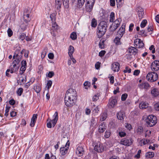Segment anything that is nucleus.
I'll return each mask as SVG.
<instances>
[{"instance_id":"obj_13","label":"nucleus","mask_w":159,"mask_h":159,"mask_svg":"<svg viewBox=\"0 0 159 159\" xmlns=\"http://www.w3.org/2000/svg\"><path fill=\"white\" fill-rule=\"evenodd\" d=\"M137 11L139 19L141 20L144 16V11L143 9L140 7H138L137 9Z\"/></svg>"},{"instance_id":"obj_40","label":"nucleus","mask_w":159,"mask_h":159,"mask_svg":"<svg viewBox=\"0 0 159 159\" xmlns=\"http://www.w3.org/2000/svg\"><path fill=\"white\" fill-rule=\"evenodd\" d=\"M117 5H119L120 7H121L123 5L124 0H116Z\"/></svg>"},{"instance_id":"obj_41","label":"nucleus","mask_w":159,"mask_h":159,"mask_svg":"<svg viewBox=\"0 0 159 159\" xmlns=\"http://www.w3.org/2000/svg\"><path fill=\"white\" fill-rule=\"evenodd\" d=\"M97 21L94 18H93L91 22V26L93 27H95L97 26Z\"/></svg>"},{"instance_id":"obj_45","label":"nucleus","mask_w":159,"mask_h":159,"mask_svg":"<svg viewBox=\"0 0 159 159\" xmlns=\"http://www.w3.org/2000/svg\"><path fill=\"white\" fill-rule=\"evenodd\" d=\"M147 23V21L146 20H143L140 25V26L141 28H144L145 26Z\"/></svg>"},{"instance_id":"obj_14","label":"nucleus","mask_w":159,"mask_h":159,"mask_svg":"<svg viewBox=\"0 0 159 159\" xmlns=\"http://www.w3.org/2000/svg\"><path fill=\"white\" fill-rule=\"evenodd\" d=\"M125 25H122L118 31L117 36H119V38H121L123 36L125 32Z\"/></svg>"},{"instance_id":"obj_54","label":"nucleus","mask_w":159,"mask_h":159,"mask_svg":"<svg viewBox=\"0 0 159 159\" xmlns=\"http://www.w3.org/2000/svg\"><path fill=\"white\" fill-rule=\"evenodd\" d=\"M128 95L126 93L123 94L121 96V98L122 101H125Z\"/></svg>"},{"instance_id":"obj_20","label":"nucleus","mask_w":159,"mask_h":159,"mask_svg":"<svg viewBox=\"0 0 159 159\" xmlns=\"http://www.w3.org/2000/svg\"><path fill=\"white\" fill-rule=\"evenodd\" d=\"M21 66L20 68V72L21 74L24 73L26 70V62L25 60H23L21 62Z\"/></svg>"},{"instance_id":"obj_22","label":"nucleus","mask_w":159,"mask_h":159,"mask_svg":"<svg viewBox=\"0 0 159 159\" xmlns=\"http://www.w3.org/2000/svg\"><path fill=\"white\" fill-rule=\"evenodd\" d=\"M19 50H16L15 52V54H16V60H15V61L17 64L19 62L22 57L21 55H19Z\"/></svg>"},{"instance_id":"obj_36","label":"nucleus","mask_w":159,"mask_h":159,"mask_svg":"<svg viewBox=\"0 0 159 159\" xmlns=\"http://www.w3.org/2000/svg\"><path fill=\"white\" fill-rule=\"evenodd\" d=\"M63 4L66 8L69 7V0H63Z\"/></svg>"},{"instance_id":"obj_21","label":"nucleus","mask_w":159,"mask_h":159,"mask_svg":"<svg viewBox=\"0 0 159 159\" xmlns=\"http://www.w3.org/2000/svg\"><path fill=\"white\" fill-rule=\"evenodd\" d=\"M128 52L131 54L135 55L138 52V50L135 48L133 47H130L128 50Z\"/></svg>"},{"instance_id":"obj_6","label":"nucleus","mask_w":159,"mask_h":159,"mask_svg":"<svg viewBox=\"0 0 159 159\" xmlns=\"http://www.w3.org/2000/svg\"><path fill=\"white\" fill-rule=\"evenodd\" d=\"M75 100L66 96H65L64 98L65 104L68 107L72 106L74 104V102Z\"/></svg>"},{"instance_id":"obj_24","label":"nucleus","mask_w":159,"mask_h":159,"mask_svg":"<svg viewBox=\"0 0 159 159\" xmlns=\"http://www.w3.org/2000/svg\"><path fill=\"white\" fill-rule=\"evenodd\" d=\"M14 62L13 65L10 66V72L11 73H13L14 72L16 71L18 69V67L17 66L16 63H15Z\"/></svg>"},{"instance_id":"obj_2","label":"nucleus","mask_w":159,"mask_h":159,"mask_svg":"<svg viewBox=\"0 0 159 159\" xmlns=\"http://www.w3.org/2000/svg\"><path fill=\"white\" fill-rule=\"evenodd\" d=\"M146 125L148 127H151L154 126L157 122L156 117L153 115L149 116L146 120Z\"/></svg>"},{"instance_id":"obj_32","label":"nucleus","mask_w":159,"mask_h":159,"mask_svg":"<svg viewBox=\"0 0 159 159\" xmlns=\"http://www.w3.org/2000/svg\"><path fill=\"white\" fill-rule=\"evenodd\" d=\"M154 155V153L153 152H148L146 153L145 156L147 158H151L153 157Z\"/></svg>"},{"instance_id":"obj_30","label":"nucleus","mask_w":159,"mask_h":159,"mask_svg":"<svg viewBox=\"0 0 159 159\" xmlns=\"http://www.w3.org/2000/svg\"><path fill=\"white\" fill-rule=\"evenodd\" d=\"M26 76L24 75H21V76L20 77L19 80L20 82L25 83L26 81Z\"/></svg>"},{"instance_id":"obj_28","label":"nucleus","mask_w":159,"mask_h":159,"mask_svg":"<svg viewBox=\"0 0 159 159\" xmlns=\"http://www.w3.org/2000/svg\"><path fill=\"white\" fill-rule=\"evenodd\" d=\"M148 107V104L144 102H141L139 105V107L140 109H145Z\"/></svg>"},{"instance_id":"obj_16","label":"nucleus","mask_w":159,"mask_h":159,"mask_svg":"<svg viewBox=\"0 0 159 159\" xmlns=\"http://www.w3.org/2000/svg\"><path fill=\"white\" fill-rule=\"evenodd\" d=\"M94 150L98 152H102L104 150V148L102 144H97L94 147Z\"/></svg>"},{"instance_id":"obj_5","label":"nucleus","mask_w":159,"mask_h":159,"mask_svg":"<svg viewBox=\"0 0 159 159\" xmlns=\"http://www.w3.org/2000/svg\"><path fill=\"white\" fill-rule=\"evenodd\" d=\"M96 0H86V10L88 12H90L92 9Z\"/></svg>"},{"instance_id":"obj_23","label":"nucleus","mask_w":159,"mask_h":159,"mask_svg":"<svg viewBox=\"0 0 159 159\" xmlns=\"http://www.w3.org/2000/svg\"><path fill=\"white\" fill-rule=\"evenodd\" d=\"M106 128V125L104 123H102L99 126L98 131L99 133H103L104 131Z\"/></svg>"},{"instance_id":"obj_9","label":"nucleus","mask_w":159,"mask_h":159,"mask_svg":"<svg viewBox=\"0 0 159 159\" xmlns=\"http://www.w3.org/2000/svg\"><path fill=\"white\" fill-rule=\"evenodd\" d=\"M69 145L70 142L68 141L65 147H61L60 148V152L62 155H64L67 153Z\"/></svg>"},{"instance_id":"obj_4","label":"nucleus","mask_w":159,"mask_h":159,"mask_svg":"<svg viewBox=\"0 0 159 159\" xmlns=\"http://www.w3.org/2000/svg\"><path fill=\"white\" fill-rule=\"evenodd\" d=\"M147 80L151 82L156 81L158 78V75L154 71L149 73L146 76Z\"/></svg>"},{"instance_id":"obj_52","label":"nucleus","mask_w":159,"mask_h":159,"mask_svg":"<svg viewBox=\"0 0 159 159\" xmlns=\"http://www.w3.org/2000/svg\"><path fill=\"white\" fill-rule=\"evenodd\" d=\"M111 133L109 131H106L105 133L104 137L106 138H108L110 136Z\"/></svg>"},{"instance_id":"obj_39","label":"nucleus","mask_w":159,"mask_h":159,"mask_svg":"<svg viewBox=\"0 0 159 159\" xmlns=\"http://www.w3.org/2000/svg\"><path fill=\"white\" fill-rule=\"evenodd\" d=\"M99 94L98 93L96 94L93 96L92 98L93 101L95 102L99 99Z\"/></svg>"},{"instance_id":"obj_10","label":"nucleus","mask_w":159,"mask_h":159,"mask_svg":"<svg viewBox=\"0 0 159 159\" xmlns=\"http://www.w3.org/2000/svg\"><path fill=\"white\" fill-rule=\"evenodd\" d=\"M134 46H136L137 48H143L144 44L143 41L140 39H136L134 41Z\"/></svg>"},{"instance_id":"obj_12","label":"nucleus","mask_w":159,"mask_h":159,"mask_svg":"<svg viewBox=\"0 0 159 159\" xmlns=\"http://www.w3.org/2000/svg\"><path fill=\"white\" fill-rule=\"evenodd\" d=\"M120 65L118 62H114L111 65V69L114 72H118L120 70Z\"/></svg>"},{"instance_id":"obj_38","label":"nucleus","mask_w":159,"mask_h":159,"mask_svg":"<svg viewBox=\"0 0 159 159\" xmlns=\"http://www.w3.org/2000/svg\"><path fill=\"white\" fill-rule=\"evenodd\" d=\"M74 51L75 50L73 47L71 45L70 46L68 49V54L71 55V54H73Z\"/></svg>"},{"instance_id":"obj_1","label":"nucleus","mask_w":159,"mask_h":159,"mask_svg":"<svg viewBox=\"0 0 159 159\" xmlns=\"http://www.w3.org/2000/svg\"><path fill=\"white\" fill-rule=\"evenodd\" d=\"M107 25L104 21L101 22L97 27V35L98 38L101 37L104 35L107 30Z\"/></svg>"},{"instance_id":"obj_57","label":"nucleus","mask_w":159,"mask_h":159,"mask_svg":"<svg viewBox=\"0 0 159 159\" xmlns=\"http://www.w3.org/2000/svg\"><path fill=\"white\" fill-rule=\"evenodd\" d=\"M125 126L126 128L129 130L132 129L131 125L128 123L125 124Z\"/></svg>"},{"instance_id":"obj_15","label":"nucleus","mask_w":159,"mask_h":159,"mask_svg":"<svg viewBox=\"0 0 159 159\" xmlns=\"http://www.w3.org/2000/svg\"><path fill=\"white\" fill-rule=\"evenodd\" d=\"M84 152L83 147H82L78 146L76 150V154L79 157H80L82 156Z\"/></svg>"},{"instance_id":"obj_3","label":"nucleus","mask_w":159,"mask_h":159,"mask_svg":"<svg viewBox=\"0 0 159 159\" xmlns=\"http://www.w3.org/2000/svg\"><path fill=\"white\" fill-rule=\"evenodd\" d=\"M65 96L76 100L77 98V94L76 91L74 89H70L67 91Z\"/></svg>"},{"instance_id":"obj_34","label":"nucleus","mask_w":159,"mask_h":159,"mask_svg":"<svg viewBox=\"0 0 159 159\" xmlns=\"http://www.w3.org/2000/svg\"><path fill=\"white\" fill-rule=\"evenodd\" d=\"M119 26L116 25L113 23L112 25L110 26V30L112 32L114 31Z\"/></svg>"},{"instance_id":"obj_47","label":"nucleus","mask_w":159,"mask_h":159,"mask_svg":"<svg viewBox=\"0 0 159 159\" xmlns=\"http://www.w3.org/2000/svg\"><path fill=\"white\" fill-rule=\"evenodd\" d=\"M7 33L8 34V36L9 37H11V36H12L13 34V32L11 29L9 28L7 30Z\"/></svg>"},{"instance_id":"obj_43","label":"nucleus","mask_w":159,"mask_h":159,"mask_svg":"<svg viewBox=\"0 0 159 159\" xmlns=\"http://www.w3.org/2000/svg\"><path fill=\"white\" fill-rule=\"evenodd\" d=\"M56 6L58 8L59 7L60 8L61 5V0H55Z\"/></svg>"},{"instance_id":"obj_31","label":"nucleus","mask_w":159,"mask_h":159,"mask_svg":"<svg viewBox=\"0 0 159 159\" xmlns=\"http://www.w3.org/2000/svg\"><path fill=\"white\" fill-rule=\"evenodd\" d=\"M105 41V40L104 39H101L99 43V48L101 49H103L104 48V43Z\"/></svg>"},{"instance_id":"obj_18","label":"nucleus","mask_w":159,"mask_h":159,"mask_svg":"<svg viewBox=\"0 0 159 159\" xmlns=\"http://www.w3.org/2000/svg\"><path fill=\"white\" fill-rule=\"evenodd\" d=\"M25 22H23L20 25V27L22 31H24L27 27L28 26V22L30 21L29 20H25Z\"/></svg>"},{"instance_id":"obj_51","label":"nucleus","mask_w":159,"mask_h":159,"mask_svg":"<svg viewBox=\"0 0 159 159\" xmlns=\"http://www.w3.org/2000/svg\"><path fill=\"white\" fill-rule=\"evenodd\" d=\"M23 92V89L22 88H19L17 91V93L19 96H21Z\"/></svg>"},{"instance_id":"obj_35","label":"nucleus","mask_w":159,"mask_h":159,"mask_svg":"<svg viewBox=\"0 0 159 159\" xmlns=\"http://www.w3.org/2000/svg\"><path fill=\"white\" fill-rule=\"evenodd\" d=\"M119 26L116 25L113 23L112 25L110 26V30L112 32L114 31Z\"/></svg>"},{"instance_id":"obj_7","label":"nucleus","mask_w":159,"mask_h":159,"mask_svg":"<svg viewBox=\"0 0 159 159\" xmlns=\"http://www.w3.org/2000/svg\"><path fill=\"white\" fill-rule=\"evenodd\" d=\"M151 68L153 71H158L159 70V61L155 60L151 64Z\"/></svg>"},{"instance_id":"obj_11","label":"nucleus","mask_w":159,"mask_h":159,"mask_svg":"<svg viewBox=\"0 0 159 159\" xmlns=\"http://www.w3.org/2000/svg\"><path fill=\"white\" fill-rule=\"evenodd\" d=\"M117 101L116 99L110 98L109 99L108 106L110 108H112L114 107L116 104Z\"/></svg>"},{"instance_id":"obj_27","label":"nucleus","mask_w":159,"mask_h":159,"mask_svg":"<svg viewBox=\"0 0 159 159\" xmlns=\"http://www.w3.org/2000/svg\"><path fill=\"white\" fill-rule=\"evenodd\" d=\"M151 93L154 97H157L159 95V91L157 89L155 88L151 91Z\"/></svg>"},{"instance_id":"obj_44","label":"nucleus","mask_w":159,"mask_h":159,"mask_svg":"<svg viewBox=\"0 0 159 159\" xmlns=\"http://www.w3.org/2000/svg\"><path fill=\"white\" fill-rule=\"evenodd\" d=\"M70 38L73 40H75L77 38V35L75 33L72 32L70 36Z\"/></svg>"},{"instance_id":"obj_55","label":"nucleus","mask_w":159,"mask_h":159,"mask_svg":"<svg viewBox=\"0 0 159 159\" xmlns=\"http://www.w3.org/2000/svg\"><path fill=\"white\" fill-rule=\"evenodd\" d=\"M99 108L98 106H97L95 107V108L93 109V112H94V114L95 113V114L97 113H98V112L99 111Z\"/></svg>"},{"instance_id":"obj_56","label":"nucleus","mask_w":159,"mask_h":159,"mask_svg":"<svg viewBox=\"0 0 159 159\" xmlns=\"http://www.w3.org/2000/svg\"><path fill=\"white\" fill-rule=\"evenodd\" d=\"M25 37H26L25 34L24 33H23L20 35V36L19 38L22 41L25 38Z\"/></svg>"},{"instance_id":"obj_50","label":"nucleus","mask_w":159,"mask_h":159,"mask_svg":"<svg viewBox=\"0 0 159 159\" xmlns=\"http://www.w3.org/2000/svg\"><path fill=\"white\" fill-rule=\"evenodd\" d=\"M52 84V82L51 80H49L48 81L47 86L48 90H49V88L51 87Z\"/></svg>"},{"instance_id":"obj_8","label":"nucleus","mask_w":159,"mask_h":159,"mask_svg":"<svg viewBox=\"0 0 159 159\" xmlns=\"http://www.w3.org/2000/svg\"><path fill=\"white\" fill-rule=\"evenodd\" d=\"M132 143V139H123L120 141V144L125 146H129Z\"/></svg>"},{"instance_id":"obj_53","label":"nucleus","mask_w":159,"mask_h":159,"mask_svg":"<svg viewBox=\"0 0 159 159\" xmlns=\"http://www.w3.org/2000/svg\"><path fill=\"white\" fill-rule=\"evenodd\" d=\"M29 14L28 13H24L23 15V18L24 19V20H25L26 19V20H29Z\"/></svg>"},{"instance_id":"obj_61","label":"nucleus","mask_w":159,"mask_h":159,"mask_svg":"<svg viewBox=\"0 0 159 159\" xmlns=\"http://www.w3.org/2000/svg\"><path fill=\"white\" fill-rule=\"evenodd\" d=\"M54 75V73L52 71H50L48 73V76L49 78H52Z\"/></svg>"},{"instance_id":"obj_48","label":"nucleus","mask_w":159,"mask_h":159,"mask_svg":"<svg viewBox=\"0 0 159 159\" xmlns=\"http://www.w3.org/2000/svg\"><path fill=\"white\" fill-rule=\"evenodd\" d=\"M34 89L37 93H39L40 90V88L39 85H36L34 87Z\"/></svg>"},{"instance_id":"obj_37","label":"nucleus","mask_w":159,"mask_h":159,"mask_svg":"<svg viewBox=\"0 0 159 159\" xmlns=\"http://www.w3.org/2000/svg\"><path fill=\"white\" fill-rule=\"evenodd\" d=\"M107 116V114L106 113H102L100 116V120L102 121L104 120L106 118Z\"/></svg>"},{"instance_id":"obj_25","label":"nucleus","mask_w":159,"mask_h":159,"mask_svg":"<svg viewBox=\"0 0 159 159\" xmlns=\"http://www.w3.org/2000/svg\"><path fill=\"white\" fill-rule=\"evenodd\" d=\"M37 117V115L34 114L31 119V123L30 124V126L32 127H34L35 125Z\"/></svg>"},{"instance_id":"obj_26","label":"nucleus","mask_w":159,"mask_h":159,"mask_svg":"<svg viewBox=\"0 0 159 159\" xmlns=\"http://www.w3.org/2000/svg\"><path fill=\"white\" fill-rule=\"evenodd\" d=\"M125 117V114L123 111H120L117 114V117L118 119L120 120L124 119Z\"/></svg>"},{"instance_id":"obj_46","label":"nucleus","mask_w":159,"mask_h":159,"mask_svg":"<svg viewBox=\"0 0 159 159\" xmlns=\"http://www.w3.org/2000/svg\"><path fill=\"white\" fill-rule=\"evenodd\" d=\"M110 22H113L115 18V14L114 12H112L111 13L110 15Z\"/></svg>"},{"instance_id":"obj_19","label":"nucleus","mask_w":159,"mask_h":159,"mask_svg":"<svg viewBox=\"0 0 159 159\" xmlns=\"http://www.w3.org/2000/svg\"><path fill=\"white\" fill-rule=\"evenodd\" d=\"M54 118L52 120H51L50 122L52 123V125L53 127H54L57 123L58 119V113L57 111H56L53 115Z\"/></svg>"},{"instance_id":"obj_59","label":"nucleus","mask_w":159,"mask_h":159,"mask_svg":"<svg viewBox=\"0 0 159 159\" xmlns=\"http://www.w3.org/2000/svg\"><path fill=\"white\" fill-rule=\"evenodd\" d=\"M106 53V51L105 50H102L99 52V56L100 57L103 56Z\"/></svg>"},{"instance_id":"obj_63","label":"nucleus","mask_w":159,"mask_h":159,"mask_svg":"<svg viewBox=\"0 0 159 159\" xmlns=\"http://www.w3.org/2000/svg\"><path fill=\"white\" fill-rule=\"evenodd\" d=\"M119 135L121 137H123L125 136L126 133L123 132H119Z\"/></svg>"},{"instance_id":"obj_64","label":"nucleus","mask_w":159,"mask_h":159,"mask_svg":"<svg viewBox=\"0 0 159 159\" xmlns=\"http://www.w3.org/2000/svg\"><path fill=\"white\" fill-rule=\"evenodd\" d=\"M110 5L111 6H114L115 5V0H110Z\"/></svg>"},{"instance_id":"obj_33","label":"nucleus","mask_w":159,"mask_h":159,"mask_svg":"<svg viewBox=\"0 0 159 159\" xmlns=\"http://www.w3.org/2000/svg\"><path fill=\"white\" fill-rule=\"evenodd\" d=\"M85 0H78L77 7L80 8L84 5Z\"/></svg>"},{"instance_id":"obj_42","label":"nucleus","mask_w":159,"mask_h":159,"mask_svg":"<svg viewBox=\"0 0 159 159\" xmlns=\"http://www.w3.org/2000/svg\"><path fill=\"white\" fill-rule=\"evenodd\" d=\"M137 132L138 134H141L143 131V128L142 126H139L137 129Z\"/></svg>"},{"instance_id":"obj_60","label":"nucleus","mask_w":159,"mask_h":159,"mask_svg":"<svg viewBox=\"0 0 159 159\" xmlns=\"http://www.w3.org/2000/svg\"><path fill=\"white\" fill-rule=\"evenodd\" d=\"M149 50L152 51V53H154L155 52V49L154 48V46L153 45H152L149 48Z\"/></svg>"},{"instance_id":"obj_58","label":"nucleus","mask_w":159,"mask_h":159,"mask_svg":"<svg viewBox=\"0 0 159 159\" xmlns=\"http://www.w3.org/2000/svg\"><path fill=\"white\" fill-rule=\"evenodd\" d=\"M113 23L114 24L116 25H117L118 26H120V21L119 19H116V20L113 22Z\"/></svg>"},{"instance_id":"obj_49","label":"nucleus","mask_w":159,"mask_h":159,"mask_svg":"<svg viewBox=\"0 0 159 159\" xmlns=\"http://www.w3.org/2000/svg\"><path fill=\"white\" fill-rule=\"evenodd\" d=\"M154 108L155 110L159 111V102H158L154 105Z\"/></svg>"},{"instance_id":"obj_17","label":"nucleus","mask_w":159,"mask_h":159,"mask_svg":"<svg viewBox=\"0 0 159 159\" xmlns=\"http://www.w3.org/2000/svg\"><path fill=\"white\" fill-rule=\"evenodd\" d=\"M139 88L140 89H145L147 90L150 88V86L148 83L144 82L138 85Z\"/></svg>"},{"instance_id":"obj_62","label":"nucleus","mask_w":159,"mask_h":159,"mask_svg":"<svg viewBox=\"0 0 159 159\" xmlns=\"http://www.w3.org/2000/svg\"><path fill=\"white\" fill-rule=\"evenodd\" d=\"M100 63L99 62H98L96 63L95 64V67L96 69H98L100 68Z\"/></svg>"},{"instance_id":"obj_29","label":"nucleus","mask_w":159,"mask_h":159,"mask_svg":"<svg viewBox=\"0 0 159 159\" xmlns=\"http://www.w3.org/2000/svg\"><path fill=\"white\" fill-rule=\"evenodd\" d=\"M121 38H119V36H116L114 40V43L116 45H119L121 44L120 39Z\"/></svg>"}]
</instances>
